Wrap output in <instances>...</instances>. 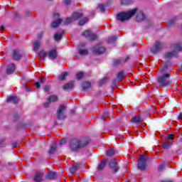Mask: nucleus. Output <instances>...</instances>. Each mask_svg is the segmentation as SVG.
Here are the masks:
<instances>
[{
    "label": "nucleus",
    "instance_id": "f257e3e1",
    "mask_svg": "<svg viewBox=\"0 0 182 182\" xmlns=\"http://www.w3.org/2000/svg\"><path fill=\"white\" fill-rule=\"evenodd\" d=\"M89 144V139L87 138H78L72 139L70 142V149L73 151H76V150H79V149H83V147H86Z\"/></svg>",
    "mask_w": 182,
    "mask_h": 182
},
{
    "label": "nucleus",
    "instance_id": "f03ea898",
    "mask_svg": "<svg viewBox=\"0 0 182 182\" xmlns=\"http://www.w3.org/2000/svg\"><path fill=\"white\" fill-rule=\"evenodd\" d=\"M137 13V9H133L127 12H122L117 14V19L119 22H126Z\"/></svg>",
    "mask_w": 182,
    "mask_h": 182
},
{
    "label": "nucleus",
    "instance_id": "7ed1b4c3",
    "mask_svg": "<svg viewBox=\"0 0 182 182\" xmlns=\"http://www.w3.org/2000/svg\"><path fill=\"white\" fill-rule=\"evenodd\" d=\"M170 77V73H166L163 76H161L158 79V83H159L160 86H167V85H171V82L167 80Z\"/></svg>",
    "mask_w": 182,
    "mask_h": 182
},
{
    "label": "nucleus",
    "instance_id": "20e7f679",
    "mask_svg": "<svg viewBox=\"0 0 182 182\" xmlns=\"http://www.w3.org/2000/svg\"><path fill=\"white\" fill-rule=\"evenodd\" d=\"M79 18H82V14L74 13L71 17L64 21V25H69V23H72L74 21H77Z\"/></svg>",
    "mask_w": 182,
    "mask_h": 182
},
{
    "label": "nucleus",
    "instance_id": "39448f33",
    "mask_svg": "<svg viewBox=\"0 0 182 182\" xmlns=\"http://www.w3.org/2000/svg\"><path fill=\"white\" fill-rule=\"evenodd\" d=\"M146 161H147V159L144 156H141L138 159V168L141 170V171L146 170Z\"/></svg>",
    "mask_w": 182,
    "mask_h": 182
},
{
    "label": "nucleus",
    "instance_id": "423d86ee",
    "mask_svg": "<svg viewBox=\"0 0 182 182\" xmlns=\"http://www.w3.org/2000/svg\"><path fill=\"white\" fill-rule=\"evenodd\" d=\"M109 167L113 173H117V171H119V165L117 164V160H116V159H112L110 161Z\"/></svg>",
    "mask_w": 182,
    "mask_h": 182
},
{
    "label": "nucleus",
    "instance_id": "0eeeda50",
    "mask_svg": "<svg viewBox=\"0 0 182 182\" xmlns=\"http://www.w3.org/2000/svg\"><path fill=\"white\" fill-rule=\"evenodd\" d=\"M82 36H85V38H89L90 41H95L97 38L96 34H93L90 31L85 30L82 33Z\"/></svg>",
    "mask_w": 182,
    "mask_h": 182
},
{
    "label": "nucleus",
    "instance_id": "6e6552de",
    "mask_svg": "<svg viewBox=\"0 0 182 182\" xmlns=\"http://www.w3.org/2000/svg\"><path fill=\"white\" fill-rule=\"evenodd\" d=\"M173 49L175 51L168 52L165 54L166 58H172V56H174L176 55V52H179V50H181L180 45L178 44H175L173 46Z\"/></svg>",
    "mask_w": 182,
    "mask_h": 182
},
{
    "label": "nucleus",
    "instance_id": "1a4fd4ad",
    "mask_svg": "<svg viewBox=\"0 0 182 182\" xmlns=\"http://www.w3.org/2000/svg\"><path fill=\"white\" fill-rule=\"evenodd\" d=\"M60 15L59 13H55L54 14V18L56 19L57 21H54L52 23V28H58V26H59V25H60V23L62 22V19L60 18H59Z\"/></svg>",
    "mask_w": 182,
    "mask_h": 182
},
{
    "label": "nucleus",
    "instance_id": "9d476101",
    "mask_svg": "<svg viewBox=\"0 0 182 182\" xmlns=\"http://www.w3.org/2000/svg\"><path fill=\"white\" fill-rule=\"evenodd\" d=\"M105 50L106 48H105V47L102 46H97L92 49V52H94V53H96L97 55H101V53H105Z\"/></svg>",
    "mask_w": 182,
    "mask_h": 182
},
{
    "label": "nucleus",
    "instance_id": "9b49d317",
    "mask_svg": "<svg viewBox=\"0 0 182 182\" xmlns=\"http://www.w3.org/2000/svg\"><path fill=\"white\" fill-rule=\"evenodd\" d=\"M161 48H163V44H161V43L157 41L155 43L154 48L151 49L152 53H156V52H159V50H160V49H161Z\"/></svg>",
    "mask_w": 182,
    "mask_h": 182
},
{
    "label": "nucleus",
    "instance_id": "f8f14e48",
    "mask_svg": "<svg viewBox=\"0 0 182 182\" xmlns=\"http://www.w3.org/2000/svg\"><path fill=\"white\" fill-rule=\"evenodd\" d=\"M48 56L50 59H56L58 58V52H56V50H51L48 51Z\"/></svg>",
    "mask_w": 182,
    "mask_h": 182
},
{
    "label": "nucleus",
    "instance_id": "ddd939ff",
    "mask_svg": "<svg viewBox=\"0 0 182 182\" xmlns=\"http://www.w3.org/2000/svg\"><path fill=\"white\" fill-rule=\"evenodd\" d=\"M16 68L15 67V64H11L7 67L6 73L8 75H11V73H14L15 72Z\"/></svg>",
    "mask_w": 182,
    "mask_h": 182
},
{
    "label": "nucleus",
    "instance_id": "4468645a",
    "mask_svg": "<svg viewBox=\"0 0 182 182\" xmlns=\"http://www.w3.org/2000/svg\"><path fill=\"white\" fill-rule=\"evenodd\" d=\"M79 168H80V164L75 163L70 168V173H71V174H73L75 173H76L77 170H79Z\"/></svg>",
    "mask_w": 182,
    "mask_h": 182
},
{
    "label": "nucleus",
    "instance_id": "2eb2a0df",
    "mask_svg": "<svg viewBox=\"0 0 182 182\" xmlns=\"http://www.w3.org/2000/svg\"><path fill=\"white\" fill-rule=\"evenodd\" d=\"M13 58H14V60H19V59H21V58H22V55H21V53H19V50H14V54H13Z\"/></svg>",
    "mask_w": 182,
    "mask_h": 182
},
{
    "label": "nucleus",
    "instance_id": "dca6fc26",
    "mask_svg": "<svg viewBox=\"0 0 182 182\" xmlns=\"http://www.w3.org/2000/svg\"><path fill=\"white\" fill-rule=\"evenodd\" d=\"M132 123H142L143 119H141V117H140V116L136 115L134 117L132 118Z\"/></svg>",
    "mask_w": 182,
    "mask_h": 182
},
{
    "label": "nucleus",
    "instance_id": "f3484780",
    "mask_svg": "<svg viewBox=\"0 0 182 182\" xmlns=\"http://www.w3.org/2000/svg\"><path fill=\"white\" fill-rule=\"evenodd\" d=\"M63 89V90H70V89H73V82H70L69 83L64 85Z\"/></svg>",
    "mask_w": 182,
    "mask_h": 182
},
{
    "label": "nucleus",
    "instance_id": "a211bd4d",
    "mask_svg": "<svg viewBox=\"0 0 182 182\" xmlns=\"http://www.w3.org/2000/svg\"><path fill=\"white\" fill-rule=\"evenodd\" d=\"M106 163H107V160L105 159L103 160L99 165L97 167V169L100 171L102 170H103V168H105V167L106 166Z\"/></svg>",
    "mask_w": 182,
    "mask_h": 182
},
{
    "label": "nucleus",
    "instance_id": "6ab92c4d",
    "mask_svg": "<svg viewBox=\"0 0 182 182\" xmlns=\"http://www.w3.org/2000/svg\"><path fill=\"white\" fill-rule=\"evenodd\" d=\"M137 22H141V21H144V14L142 12H139L136 16Z\"/></svg>",
    "mask_w": 182,
    "mask_h": 182
},
{
    "label": "nucleus",
    "instance_id": "aec40b11",
    "mask_svg": "<svg viewBox=\"0 0 182 182\" xmlns=\"http://www.w3.org/2000/svg\"><path fill=\"white\" fill-rule=\"evenodd\" d=\"M7 102H11V103H18V102H19V98L17 97H10L7 99Z\"/></svg>",
    "mask_w": 182,
    "mask_h": 182
},
{
    "label": "nucleus",
    "instance_id": "412c9836",
    "mask_svg": "<svg viewBox=\"0 0 182 182\" xmlns=\"http://www.w3.org/2000/svg\"><path fill=\"white\" fill-rule=\"evenodd\" d=\"M57 117L59 119V120H63L66 118V115L65 113L60 112V109L59 110V112H57Z\"/></svg>",
    "mask_w": 182,
    "mask_h": 182
},
{
    "label": "nucleus",
    "instance_id": "4be33fe9",
    "mask_svg": "<svg viewBox=\"0 0 182 182\" xmlns=\"http://www.w3.org/2000/svg\"><path fill=\"white\" fill-rule=\"evenodd\" d=\"M162 147L164 149H170V147H171V143H170L168 141H166L164 142Z\"/></svg>",
    "mask_w": 182,
    "mask_h": 182
},
{
    "label": "nucleus",
    "instance_id": "5701e85b",
    "mask_svg": "<svg viewBox=\"0 0 182 182\" xmlns=\"http://www.w3.org/2000/svg\"><path fill=\"white\" fill-rule=\"evenodd\" d=\"M42 180V174L40 173H36L35 176H34V181L39 182Z\"/></svg>",
    "mask_w": 182,
    "mask_h": 182
},
{
    "label": "nucleus",
    "instance_id": "b1692460",
    "mask_svg": "<svg viewBox=\"0 0 182 182\" xmlns=\"http://www.w3.org/2000/svg\"><path fill=\"white\" fill-rule=\"evenodd\" d=\"M59 111L60 113H65V112H66V107L64 105H60L57 110V113H59Z\"/></svg>",
    "mask_w": 182,
    "mask_h": 182
},
{
    "label": "nucleus",
    "instance_id": "393cba45",
    "mask_svg": "<svg viewBox=\"0 0 182 182\" xmlns=\"http://www.w3.org/2000/svg\"><path fill=\"white\" fill-rule=\"evenodd\" d=\"M40 59H45L46 56H48V53L45 52V50H41L38 55Z\"/></svg>",
    "mask_w": 182,
    "mask_h": 182
},
{
    "label": "nucleus",
    "instance_id": "a878e982",
    "mask_svg": "<svg viewBox=\"0 0 182 182\" xmlns=\"http://www.w3.org/2000/svg\"><path fill=\"white\" fill-rule=\"evenodd\" d=\"M48 102H50V103L53 102H58V96L56 95H51L48 97Z\"/></svg>",
    "mask_w": 182,
    "mask_h": 182
},
{
    "label": "nucleus",
    "instance_id": "bb28decb",
    "mask_svg": "<svg viewBox=\"0 0 182 182\" xmlns=\"http://www.w3.org/2000/svg\"><path fill=\"white\" fill-rule=\"evenodd\" d=\"M33 48V50H38V49L41 48V42L40 41L34 42Z\"/></svg>",
    "mask_w": 182,
    "mask_h": 182
},
{
    "label": "nucleus",
    "instance_id": "cd10ccee",
    "mask_svg": "<svg viewBox=\"0 0 182 182\" xmlns=\"http://www.w3.org/2000/svg\"><path fill=\"white\" fill-rule=\"evenodd\" d=\"M79 53L80 55H88L89 51L86 48H80Z\"/></svg>",
    "mask_w": 182,
    "mask_h": 182
},
{
    "label": "nucleus",
    "instance_id": "c85d7f7f",
    "mask_svg": "<svg viewBox=\"0 0 182 182\" xmlns=\"http://www.w3.org/2000/svg\"><path fill=\"white\" fill-rule=\"evenodd\" d=\"M68 77V72H64L61 73V75L59 76V80H65Z\"/></svg>",
    "mask_w": 182,
    "mask_h": 182
},
{
    "label": "nucleus",
    "instance_id": "c756f323",
    "mask_svg": "<svg viewBox=\"0 0 182 182\" xmlns=\"http://www.w3.org/2000/svg\"><path fill=\"white\" fill-rule=\"evenodd\" d=\"M55 151H56V143H53L50 149L49 153L50 154H53V153H55Z\"/></svg>",
    "mask_w": 182,
    "mask_h": 182
},
{
    "label": "nucleus",
    "instance_id": "7c9ffc66",
    "mask_svg": "<svg viewBox=\"0 0 182 182\" xmlns=\"http://www.w3.org/2000/svg\"><path fill=\"white\" fill-rule=\"evenodd\" d=\"M47 178L52 179V178H56V173L55 172H50L47 175Z\"/></svg>",
    "mask_w": 182,
    "mask_h": 182
},
{
    "label": "nucleus",
    "instance_id": "2f4dec72",
    "mask_svg": "<svg viewBox=\"0 0 182 182\" xmlns=\"http://www.w3.org/2000/svg\"><path fill=\"white\" fill-rule=\"evenodd\" d=\"M90 87V82H85L82 84V88L84 90H87Z\"/></svg>",
    "mask_w": 182,
    "mask_h": 182
},
{
    "label": "nucleus",
    "instance_id": "473e14b6",
    "mask_svg": "<svg viewBox=\"0 0 182 182\" xmlns=\"http://www.w3.org/2000/svg\"><path fill=\"white\" fill-rule=\"evenodd\" d=\"M54 38L55 41H56L58 42V41H60V39L62 38V33H55L54 36Z\"/></svg>",
    "mask_w": 182,
    "mask_h": 182
},
{
    "label": "nucleus",
    "instance_id": "72a5a7b5",
    "mask_svg": "<svg viewBox=\"0 0 182 182\" xmlns=\"http://www.w3.org/2000/svg\"><path fill=\"white\" fill-rule=\"evenodd\" d=\"M123 77H124V73H123L122 71L118 73V75H117L118 80H122V79H123Z\"/></svg>",
    "mask_w": 182,
    "mask_h": 182
},
{
    "label": "nucleus",
    "instance_id": "f704fd0d",
    "mask_svg": "<svg viewBox=\"0 0 182 182\" xmlns=\"http://www.w3.org/2000/svg\"><path fill=\"white\" fill-rule=\"evenodd\" d=\"M107 156H114V151L113 149H108L107 151Z\"/></svg>",
    "mask_w": 182,
    "mask_h": 182
},
{
    "label": "nucleus",
    "instance_id": "c9c22d12",
    "mask_svg": "<svg viewBox=\"0 0 182 182\" xmlns=\"http://www.w3.org/2000/svg\"><path fill=\"white\" fill-rule=\"evenodd\" d=\"M117 38L116 36H113L111 38L108 39V43H114V41H117Z\"/></svg>",
    "mask_w": 182,
    "mask_h": 182
},
{
    "label": "nucleus",
    "instance_id": "e433bc0d",
    "mask_svg": "<svg viewBox=\"0 0 182 182\" xmlns=\"http://www.w3.org/2000/svg\"><path fill=\"white\" fill-rule=\"evenodd\" d=\"M5 147V139H0V149Z\"/></svg>",
    "mask_w": 182,
    "mask_h": 182
},
{
    "label": "nucleus",
    "instance_id": "4c0bfd02",
    "mask_svg": "<svg viewBox=\"0 0 182 182\" xmlns=\"http://www.w3.org/2000/svg\"><path fill=\"white\" fill-rule=\"evenodd\" d=\"M86 22H87V18H85L84 19L80 21L79 25H80V26L85 25V23H86Z\"/></svg>",
    "mask_w": 182,
    "mask_h": 182
},
{
    "label": "nucleus",
    "instance_id": "58836bf2",
    "mask_svg": "<svg viewBox=\"0 0 182 182\" xmlns=\"http://www.w3.org/2000/svg\"><path fill=\"white\" fill-rule=\"evenodd\" d=\"M122 5H129L130 4V1L129 0H121Z\"/></svg>",
    "mask_w": 182,
    "mask_h": 182
},
{
    "label": "nucleus",
    "instance_id": "ea45409f",
    "mask_svg": "<svg viewBox=\"0 0 182 182\" xmlns=\"http://www.w3.org/2000/svg\"><path fill=\"white\" fill-rule=\"evenodd\" d=\"M76 77L77 79H82V77H83V73L80 72L77 73Z\"/></svg>",
    "mask_w": 182,
    "mask_h": 182
},
{
    "label": "nucleus",
    "instance_id": "a19ab883",
    "mask_svg": "<svg viewBox=\"0 0 182 182\" xmlns=\"http://www.w3.org/2000/svg\"><path fill=\"white\" fill-rule=\"evenodd\" d=\"M168 140L173 141L174 139V134H169L168 135Z\"/></svg>",
    "mask_w": 182,
    "mask_h": 182
},
{
    "label": "nucleus",
    "instance_id": "79ce46f5",
    "mask_svg": "<svg viewBox=\"0 0 182 182\" xmlns=\"http://www.w3.org/2000/svg\"><path fill=\"white\" fill-rule=\"evenodd\" d=\"M164 168V164H161L159 167L158 168L159 171H161Z\"/></svg>",
    "mask_w": 182,
    "mask_h": 182
},
{
    "label": "nucleus",
    "instance_id": "37998d69",
    "mask_svg": "<svg viewBox=\"0 0 182 182\" xmlns=\"http://www.w3.org/2000/svg\"><path fill=\"white\" fill-rule=\"evenodd\" d=\"M49 89H50V87L49 85H46L44 87V91L45 92H48L49 90Z\"/></svg>",
    "mask_w": 182,
    "mask_h": 182
},
{
    "label": "nucleus",
    "instance_id": "c03bdc74",
    "mask_svg": "<svg viewBox=\"0 0 182 182\" xmlns=\"http://www.w3.org/2000/svg\"><path fill=\"white\" fill-rule=\"evenodd\" d=\"M49 105H50V102L48 100V102L44 104V107H49Z\"/></svg>",
    "mask_w": 182,
    "mask_h": 182
},
{
    "label": "nucleus",
    "instance_id": "a18cd8bd",
    "mask_svg": "<svg viewBox=\"0 0 182 182\" xmlns=\"http://www.w3.org/2000/svg\"><path fill=\"white\" fill-rule=\"evenodd\" d=\"M106 80H107L106 78H103L100 81V84L103 85V83H106Z\"/></svg>",
    "mask_w": 182,
    "mask_h": 182
},
{
    "label": "nucleus",
    "instance_id": "49530a36",
    "mask_svg": "<svg viewBox=\"0 0 182 182\" xmlns=\"http://www.w3.org/2000/svg\"><path fill=\"white\" fill-rule=\"evenodd\" d=\"M41 82H36V87L37 88V89H39V87H41V84H40Z\"/></svg>",
    "mask_w": 182,
    "mask_h": 182
},
{
    "label": "nucleus",
    "instance_id": "de8ad7c7",
    "mask_svg": "<svg viewBox=\"0 0 182 182\" xmlns=\"http://www.w3.org/2000/svg\"><path fill=\"white\" fill-rule=\"evenodd\" d=\"M70 2H72L71 0H65V4H66L67 5H69V4H70Z\"/></svg>",
    "mask_w": 182,
    "mask_h": 182
},
{
    "label": "nucleus",
    "instance_id": "09e8293b",
    "mask_svg": "<svg viewBox=\"0 0 182 182\" xmlns=\"http://www.w3.org/2000/svg\"><path fill=\"white\" fill-rule=\"evenodd\" d=\"M99 8H100V9L101 11H104V9H105V7L103 6V5H100V6H99Z\"/></svg>",
    "mask_w": 182,
    "mask_h": 182
},
{
    "label": "nucleus",
    "instance_id": "8fccbe9b",
    "mask_svg": "<svg viewBox=\"0 0 182 182\" xmlns=\"http://www.w3.org/2000/svg\"><path fill=\"white\" fill-rule=\"evenodd\" d=\"M43 82H45V79L44 78H41V80H40V83H43Z\"/></svg>",
    "mask_w": 182,
    "mask_h": 182
},
{
    "label": "nucleus",
    "instance_id": "3c124183",
    "mask_svg": "<svg viewBox=\"0 0 182 182\" xmlns=\"http://www.w3.org/2000/svg\"><path fill=\"white\" fill-rule=\"evenodd\" d=\"M0 29H1V30L5 29V26L1 25V26H0Z\"/></svg>",
    "mask_w": 182,
    "mask_h": 182
},
{
    "label": "nucleus",
    "instance_id": "603ef678",
    "mask_svg": "<svg viewBox=\"0 0 182 182\" xmlns=\"http://www.w3.org/2000/svg\"><path fill=\"white\" fill-rule=\"evenodd\" d=\"M178 119H182V114H180L178 117Z\"/></svg>",
    "mask_w": 182,
    "mask_h": 182
},
{
    "label": "nucleus",
    "instance_id": "864d4df0",
    "mask_svg": "<svg viewBox=\"0 0 182 182\" xmlns=\"http://www.w3.org/2000/svg\"><path fill=\"white\" fill-rule=\"evenodd\" d=\"M38 39L42 38V35L41 36H38Z\"/></svg>",
    "mask_w": 182,
    "mask_h": 182
}]
</instances>
